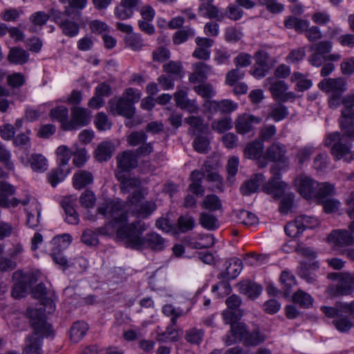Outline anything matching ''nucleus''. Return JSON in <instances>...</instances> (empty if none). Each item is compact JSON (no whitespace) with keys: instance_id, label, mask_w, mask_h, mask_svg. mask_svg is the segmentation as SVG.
I'll return each instance as SVG.
<instances>
[{"instance_id":"obj_1","label":"nucleus","mask_w":354,"mask_h":354,"mask_svg":"<svg viewBox=\"0 0 354 354\" xmlns=\"http://www.w3.org/2000/svg\"><path fill=\"white\" fill-rule=\"evenodd\" d=\"M97 213L111 219L109 224L115 230L118 237L126 239L127 247L138 250L150 248L155 251H161L165 248V241L158 234L150 232L145 236H141L146 230L144 222L139 221L127 224V214L120 202L104 203L97 208Z\"/></svg>"},{"instance_id":"obj_2","label":"nucleus","mask_w":354,"mask_h":354,"mask_svg":"<svg viewBox=\"0 0 354 354\" xmlns=\"http://www.w3.org/2000/svg\"><path fill=\"white\" fill-rule=\"evenodd\" d=\"M341 132L335 131L328 134L324 141L326 147H330L331 154L336 160L344 158L347 162L354 160V151L351 150V143L346 138H354V118L343 117L339 118Z\"/></svg>"},{"instance_id":"obj_3","label":"nucleus","mask_w":354,"mask_h":354,"mask_svg":"<svg viewBox=\"0 0 354 354\" xmlns=\"http://www.w3.org/2000/svg\"><path fill=\"white\" fill-rule=\"evenodd\" d=\"M45 310L40 308H28V314L34 333L26 341V354H41L44 336H49L51 326L46 321Z\"/></svg>"},{"instance_id":"obj_4","label":"nucleus","mask_w":354,"mask_h":354,"mask_svg":"<svg viewBox=\"0 0 354 354\" xmlns=\"http://www.w3.org/2000/svg\"><path fill=\"white\" fill-rule=\"evenodd\" d=\"M140 93L133 88L125 90L120 98H112L108 102L109 111L113 115H122L131 119L135 113L134 104L140 98Z\"/></svg>"},{"instance_id":"obj_5","label":"nucleus","mask_w":354,"mask_h":354,"mask_svg":"<svg viewBox=\"0 0 354 354\" xmlns=\"http://www.w3.org/2000/svg\"><path fill=\"white\" fill-rule=\"evenodd\" d=\"M231 332L247 347L257 346L263 344L267 339V336L259 327L250 329L243 323H237L236 326H232Z\"/></svg>"},{"instance_id":"obj_6","label":"nucleus","mask_w":354,"mask_h":354,"mask_svg":"<svg viewBox=\"0 0 354 354\" xmlns=\"http://www.w3.org/2000/svg\"><path fill=\"white\" fill-rule=\"evenodd\" d=\"M71 119L65 123V131L75 130L88 125L91 121V113L84 108L73 106L71 109Z\"/></svg>"},{"instance_id":"obj_7","label":"nucleus","mask_w":354,"mask_h":354,"mask_svg":"<svg viewBox=\"0 0 354 354\" xmlns=\"http://www.w3.org/2000/svg\"><path fill=\"white\" fill-rule=\"evenodd\" d=\"M129 198L130 203L131 205L135 204L132 212L135 213L137 217L146 218L156 209L157 207L155 202L151 201L138 204V202L142 198V194L140 191H134Z\"/></svg>"},{"instance_id":"obj_8","label":"nucleus","mask_w":354,"mask_h":354,"mask_svg":"<svg viewBox=\"0 0 354 354\" xmlns=\"http://www.w3.org/2000/svg\"><path fill=\"white\" fill-rule=\"evenodd\" d=\"M270 172L272 177L265 185L263 189L266 193L278 197L284 191L286 183L281 180L280 169L277 165H273L270 169Z\"/></svg>"},{"instance_id":"obj_9","label":"nucleus","mask_w":354,"mask_h":354,"mask_svg":"<svg viewBox=\"0 0 354 354\" xmlns=\"http://www.w3.org/2000/svg\"><path fill=\"white\" fill-rule=\"evenodd\" d=\"M299 193L306 199L314 198L319 183L306 175H300L295 179Z\"/></svg>"},{"instance_id":"obj_10","label":"nucleus","mask_w":354,"mask_h":354,"mask_svg":"<svg viewBox=\"0 0 354 354\" xmlns=\"http://www.w3.org/2000/svg\"><path fill=\"white\" fill-rule=\"evenodd\" d=\"M286 147L280 143L274 142L271 145L265 153V158L272 162H277L282 164L284 167L289 165V158L286 156Z\"/></svg>"},{"instance_id":"obj_11","label":"nucleus","mask_w":354,"mask_h":354,"mask_svg":"<svg viewBox=\"0 0 354 354\" xmlns=\"http://www.w3.org/2000/svg\"><path fill=\"white\" fill-rule=\"evenodd\" d=\"M331 290L334 296L351 295L354 292V273H342L337 285Z\"/></svg>"},{"instance_id":"obj_12","label":"nucleus","mask_w":354,"mask_h":354,"mask_svg":"<svg viewBox=\"0 0 354 354\" xmlns=\"http://www.w3.org/2000/svg\"><path fill=\"white\" fill-rule=\"evenodd\" d=\"M328 242L334 247L344 248L354 245V236L348 230H335L328 236Z\"/></svg>"},{"instance_id":"obj_13","label":"nucleus","mask_w":354,"mask_h":354,"mask_svg":"<svg viewBox=\"0 0 354 354\" xmlns=\"http://www.w3.org/2000/svg\"><path fill=\"white\" fill-rule=\"evenodd\" d=\"M261 118L257 117L248 113L239 115L234 122L235 129L239 134H246L253 128L254 124H259Z\"/></svg>"},{"instance_id":"obj_14","label":"nucleus","mask_w":354,"mask_h":354,"mask_svg":"<svg viewBox=\"0 0 354 354\" xmlns=\"http://www.w3.org/2000/svg\"><path fill=\"white\" fill-rule=\"evenodd\" d=\"M15 187L7 182L0 180V207L8 208L10 206L15 207L19 203L20 201L17 198L10 200L8 197L15 194Z\"/></svg>"},{"instance_id":"obj_15","label":"nucleus","mask_w":354,"mask_h":354,"mask_svg":"<svg viewBox=\"0 0 354 354\" xmlns=\"http://www.w3.org/2000/svg\"><path fill=\"white\" fill-rule=\"evenodd\" d=\"M318 86L321 90L332 93H342L346 90V82L342 77L324 79Z\"/></svg>"},{"instance_id":"obj_16","label":"nucleus","mask_w":354,"mask_h":354,"mask_svg":"<svg viewBox=\"0 0 354 354\" xmlns=\"http://www.w3.org/2000/svg\"><path fill=\"white\" fill-rule=\"evenodd\" d=\"M36 281L32 274L27 273L21 275V279L17 282L12 289V295L15 298L23 297L31 289V286Z\"/></svg>"},{"instance_id":"obj_17","label":"nucleus","mask_w":354,"mask_h":354,"mask_svg":"<svg viewBox=\"0 0 354 354\" xmlns=\"http://www.w3.org/2000/svg\"><path fill=\"white\" fill-rule=\"evenodd\" d=\"M225 270L218 275L219 279H235L242 270V261L238 258H232L225 262Z\"/></svg>"},{"instance_id":"obj_18","label":"nucleus","mask_w":354,"mask_h":354,"mask_svg":"<svg viewBox=\"0 0 354 354\" xmlns=\"http://www.w3.org/2000/svg\"><path fill=\"white\" fill-rule=\"evenodd\" d=\"M205 177V171L197 169L192 171L190 180L192 183L189 185V190L196 196H203L205 194V188L202 186L203 179Z\"/></svg>"},{"instance_id":"obj_19","label":"nucleus","mask_w":354,"mask_h":354,"mask_svg":"<svg viewBox=\"0 0 354 354\" xmlns=\"http://www.w3.org/2000/svg\"><path fill=\"white\" fill-rule=\"evenodd\" d=\"M200 5L198 9V14L209 19L215 18L221 21L224 18L223 15H219L218 8L213 5L214 0H199Z\"/></svg>"},{"instance_id":"obj_20","label":"nucleus","mask_w":354,"mask_h":354,"mask_svg":"<svg viewBox=\"0 0 354 354\" xmlns=\"http://www.w3.org/2000/svg\"><path fill=\"white\" fill-rule=\"evenodd\" d=\"M117 163L119 169L127 171L137 167L138 160L133 151H124L117 156Z\"/></svg>"},{"instance_id":"obj_21","label":"nucleus","mask_w":354,"mask_h":354,"mask_svg":"<svg viewBox=\"0 0 354 354\" xmlns=\"http://www.w3.org/2000/svg\"><path fill=\"white\" fill-rule=\"evenodd\" d=\"M62 3L67 2L69 8H66L63 15L69 17L73 15L75 19H81L80 10L86 8L87 5V0H59Z\"/></svg>"},{"instance_id":"obj_22","label":"nucleus","mask_w":354,"mask_h":354,"mask_svg":"<svg viewBox=\"0 0 354 354\" xmlns=\"http://www.w3.org/2000/svg\"><path fill=\"white\" fill-rule=\"evenodd\" d=\"M264 180L262 174H257L253 178L244 182L240 187V192L243 195L249 196L257 191L261 183Z\"/></svg>"},{"instance_id":"obj_23","label":"nucleus","mask_w":354,"mask_h":354,"mask_svg":"<svg viewBox=\"0 0 354 354\" xmlns=\"http://www.w3.org/2000/svg\"><path fill=\"white\" fill-rule=\"evenodd\" d=\"M75 201L70 198H66L62 201V205L66 214V221L73 225L79 223V216L74 208Z\"/></svg>"},{"instance_id":"obj_24","label":"nucleus","mask_w":354,"mask_h":354,"mask_svg":"<svg viewBox=\"0 0 354 354\" xmlns=\"http://www.w3.org/2000/svg\"><path fill=\"white\" fill-rule=\"evenodd\" d=\"M70 17L72 18V20L65 19L64 22L59 23V27L64 35L69 37H73L79 33L80 26L78 25V21H80V19H74L73 18V15Z\"/></svg>"},{"instance_id":"obj_25","label":"nucleus","mask_w":354,"mask_h":354,"mask_svg":"<svg viewBox=\"0 0 354 354\" xmlns=\"http://www.w3.org/2000/svg\"><path fill=\"white\" fill-rule=\"evenodd\" d=\"M29 59V53L24 49L19 47H12L10 49L8 59L10 63L23 64Z\"/></svg>"},{"instance_id":"obj_26","label":"nucleus","mask_w":354,"mask_h":354,"mask_svg":"<svg viewBox=\"0 0 354 354\" xmlns=\"http://www.w3.org/2000/svg\"><path fill=\"white\" fill-rule=\"evenodd\" d=\"M263 288L261 285L251 281H244L240 284V292L250 298H256L260 295Z\"/></svg>"},{"instance_id":"obj_27","label":"nucleus","mask_w":354,"mask_h":354,"mask_svg":"<svg viewBox=\"0 0 354 354\" xmlns=\"http://www.w3.org/2000/svg\"><path fill=\"white\" fill-rule=\"evenodd\" d=\"M263 144L261 141L254 140L248 143L244 150L245 156L250 159H258L263 155Z\"/></svg>"},{"instance_id":"obj_28","label":"nucleus","mask_w":354,"mask_h":354,"mask_svg":"<svg viewBox=\"0 0 354 354\" xmlns=\"http://www.w3.org/2000/svg\"><path fill=\"white\" fill-rule=\"evenodd\" d=\"M335 194L334 185L329 183H319V185L316 187L314 198L318 202L322 201L327 197Z\"/></svg>"},{"instance_id":"obj_29","label":"nucleus","mask_w":354,"mask_h":354,"mask_svg":"<svg viewBox=\"0 0 354 354\" xmlns=\"http://www.w3.org/2000/svg\"><path fill=\"white\" fill-rule=\"evenodd\" d=\"M88 329V324L83 321L74 323L71 328V339L75 343L78 342L84 336Z\"/></svg>"},{"instance_id":"obj_30","label":"nucleus","mask_w":354,"mask_h":354,"mask_svg":"<svg viewBox=\"0 0 354 354\" xmlns=\"http://www.w3.org/2000/svg\"><path fill=\"white\" fill-rule=\"evenodd\" d=\"M116 177L120 182L121 189L123 192H129L133 189L138 188L140 185V180L136 178L126 176L120 174H117Z\"/></svg>"},{"instance_id":"obj_31","label":"nucleus","mask_w":354,"mask_h":354,"mask_svg":"<svg viewBox=\"0 0 354 354\" xmlns=\"http://www.w3.org/2000/svg\"><path fill=\"white\" fill-rule=\"evenodd\" d=\"M113 147L108 142H101L95 151V158L100 161H106L112 156Z\"/></svg>"},{"instance_id":"obj_32","label":"nucleus","mask_w":354,"mask_h":354,"mask_svg":"<svg viewBox=\"0 0 354 354\" xmlns=\"http://www.w3.org/2000/svg\"><path fill=\"white\" fill-rule=\"evenodd\" d=\"M92 174L86 171L80 170L74 175L73 185L76 189H80L93 182Z\"/></svg>"},{"instance_id":"obj_33","label":"nucleus","mask_w":354,"mask_h":354,"mask_svg":"<svg viewBox=\"0 0 354 354\" xmlns=\"http://www.w3.org/2000/svg\"><path fill=\"white\" fill-rule=\"evenodd\" d=\"M175 325L168 326L165 331L158 332L156 340L159 342H176L179 339L178 332L174 328Z\"/></svg>"},{"instance_id":"obj_34","label":"nucleus","mask_w":354,"mask_h":354,"mask_svg":"<svg viewBox=\"0 0 354 354\" xmlns=\"http://www.w3.org/2000/svg\"><path fill=\"white\" fill-rule=\"evenodd\" d=\"M235 215L237 221L245 225H252L258 221V218L254 214L244 209L236 211Z\"/></svg>"},{"instance_id":"obj_35","label":"nucleus","mask_w":354,"mask_h":354,"mask_svg":"<svg viewBox=\"0 0 354 354\" xmlns=\"http://www.w3.org/2000/svg\"><path fill=\"white\" fill-rule=\"evenodd\" d=\"M292 300L295 304L304 308H308L312 306L313 302V299L309 294L300 290L294 294Z\"/></svg>"},{"instance_id":"obj_36","label":"nucleus","mask_w":354,"mask_h":354,"mask_svg":"<svg viewBox=\"0 0 354 354\" xmlns=\"http://www.w3.org/2000/svg\"><path fill=\"white\" fill-rule=\"evenodd\" d=\"M50 116L59 121L62 124V127L65 130V123L68 122V110L64 106H57L50 111Z\"/></svg>"},{"instance_id":"obj_37","label":"nucleus","mask_w":354,"mask_h":354,"mask_svg":"<svg viewBox=\"0 0 354 354\" xmlns=\"http://www.w3.org/2000/svg\"><path fill=\"white\" fill-rule=\"evenodd\" d=\"M284 230L288 236L293 238L300 236L304 232L302 223H301L300 219H298V218H296L294 221L288 223L285 226Z\"/></svg>"},{"instance_id":"obj_38","label":"nucleus","mask_w":354,"mask_h":354,"mask_svg":"<svg viewBox=\"0 0 354 354\" xmlns=\"http://www.w3.org/2000/svg\"><path fill=\"white\" fill-rule=\"evenodd\" d=\"M124 41L128 47L135 51L141 50L144 46L142 37L138 33L127 35L124 38Z\"/></svg>"},{"instance_id":"obj_39","label":"nucleus","mask_w":354,"mask_h":354,"mask_svg":"<svg viewBox=\"0 0 354 354\" xmlns=\"http://www.w3.org/2000/svg\"><path fill=\"white\" fill-rule=\"evenodd\" d=\"M315 153V148L311 145H306L299 148L295 156L298 164L303 165L308 161L312 154Z\"/></svg>"},{"instance_id":"obj_40","label":"nucleus","mask_w":354,"mask_h":354,"mask_svg":"<svg viewBox=\"0 0 354 354\" xmlns=\"http://www.w3.org/2000/svg\"><path fill=\"white\" fill-rule=\"evenodd\" d=\"M280 281L283 285V291L284 295H288L291 288L296 285L295 277L287 271L282 272Z\"/></svg>"},{"instance_id":"obj_41","label":"nucleus","mask_w":354,"mask_h":354,"mask_svg":"<svg viewBox=\"0 0 354 354\" xmlns=\"http://www.w3.org/2000/svg\"><path fill=\"white\" fill-rule=\"evenodd\" d=\"M204 336V331L202 329L192 328L186 331L185 339L190 344H200Z\"/></svg>"},{"instance_id":"obj_42","label":"nucleus","mask_w":354,"mask_h":354,"mask_svg":"<svg viewBox=\"0 0 354 354\" xmlns=\"http://www.w3.org/2000/svg\"><path fill=\"white\" fill-rule=\"evenodd\" d=\"M342 116L354 118V95L348 94L342 100Z\"/></svg>"},{"instance_id":"obj_43","label":"nucleus","mask_w":354,"mask_h":354,"mask_svg":"<svg viewBox=\"0 0 354 354\" xmlns=\"http://www.w3.org/2000/svg\"><path fill=\"white\" fill-rule=\"evenodd\" d=\"M56 153L59 160V165L61 167L66 166L73 155V151L64 145L59 146L57 149Z\"/></svg>"},{"instance_id":"obj_44","label":"nucleus","mask_w":354,"mask_h":354,"mask_svg":"<svg viewBox=\"0 0 354 354\" xmlns=\"http://www.w3.org/2000/svg\"><path fill=\"white\" fill-rule=\"evenodd\" d=\"M200 223L209 230H214L218 226L217 218L214 215L205 212L201 214Z\"/></svg>"},{"instance_id":"obj_45","label":"nucleus","mask_w":354,"mask_h":354,"mask_svg":"<svg viewBox=\"0 0 354 354\" xmlns=\"http://www.w3.org/2000/svg\"><path fill=\"white\" fill-rule=\"evenodd\" d=\"M232 128V121L230 117H225L212 123V129L219 133H223Z\"/></svg>"},{"instance_id":"obj_46","label":"nucleus","mask_w":354,"mask_h":354,"mask_svg":"<svg viewBox=\"0 0 354 354\" xmlns=\"http://www.w3.org/2000/svg\"><path fill=\"white\" fill-rule=\"evenodd\" d=\"M185 122L194 128L195 131L205 133L208 131V125L203 124V120L198 116H189L185 118Z\"/></svg>"},{"instance_id":"obj_47","label":"nucleus","mask_w":354,"mask_h":354,"mask_svg":"<svg viewBox=\"0 0 354 354\" xmlns=\"http://www.w3.org/2000/svg\"><path fill=\"white\" fill-rule=\"evenodd\" d=\"M69 172V169L65 171L62 167H59L55 170L52 171L48 174V181L53 187H55L59 183L63 181Z\"/></svg>"},{"instance_id":"obj_48","label":"nucleus","mask_w":354,"mask_h":354,"mask_svg":"<svg viewBox=\"0 0 354 354\" xmlns=\"http://www.w3.org/2000/svg\"><path fill=\"white\" fill-rule=\"evenodd\" d=\"M342 304L343 302H337L333 307L323 306L320 309L326 317L335 319L344 314V311L341 308Z\"/></svg>"},{"instance_id":"obj_49","label":"nucleus","mask_w":354,"mask_h":354,"mask_svg":"<svg viewBox=\"0 0 354 354\" xmlns=\"http://www.w3.org/2000/svg\"><path fill=\"white\" fill-rule=\"evenodd\" d=\"M333 324L336 329L341 333L348 332L353 326L349 318L347 316H344V314L333 319Z\"/></svg>"},{"instance_id":"obj_50","label":"nucleus","mask_w":354,"mask_h":354,"mask_svg":"<svg viewBox=\"0 0 354 354\" xmlns=\"http://www.w3.org/2000/svg\"><path fill=\"white\" fill-rule=\"evenodd\" d=\"M194 36V30L191 28L186 27L177 31L174 34L173 41L174 44H180L187 41L189 38L193 37Z\"/></svg>"},{"instance_id":"obj_51","label":"nucleus","mask_w":354,"mask_h":354,"mask_svg":"<svg viewBox=\"0 0 354 354\" xmlns=\"http://www.w3.org/2000/svg\"><path fill=\"white\" fill-rule=\"evenodd\" d=\"M46 159L41 154H34L30 160L31 168L37 171H43L46 170Z\"/></svg>"},{"instance_id":"obj_52","label":"nucleus","mask_w":354,"mask_h":354,"mask_svg":"<svg viewBox=\"0 0 354 354\" xmlns=\"http://www.w3.org/2000/svg\"><path fill=\"white\" fill-rule=\"evenodd\" d=\"M202 205L210 211H216L221 209V202L217 196L211 194L205 197Z\"/></svg>"},{"instance_id":"obj_53","label":"nucleus","mask_w":354,"mask_h":354,"mask_svg":"<svg viewBox=\"0 0 354 354\" xmlns=\"http://www.w3.org/2000/svg\"><path fill=\"white\" fill-rule=\"evenodd\" d=\"M71 240L72 237L70 234H64L54 237L50 243L53 247L59 248V250H62L70 245Z\"/></svg>"},{"instance_id":"obj_54","label":"nucleus","mask_w":354,"mask_h":354,"mask_svg":"<svg viewBox=\"0 0 354 354\" xmlns=\"http://www.w3.org/2000/svg\"><path fill=\"white\" fill-rule=\"evenodd\" d=\"M287 84L283 80L276 81L270 85V91L274 98L277 100L280 96L288 90Z\"/></svg>"},{"instance_id":"obj_55","label":"nucleus","mask_w":354,"mask_h":354,"mask_svg":"<svg viewBox=\"0 0 354 354\" xmlns=\"http://www.w3.org/2000/svg\"><path fill=\"white\" fill-rule=\"evenodd\" d=\"M162 313L167 316H172L171 319L172 325H176L177 319L184 314L183 310L176 308L171 304L164 306Z\"/></svg>"},{"instance_id":"obj_56","label":"nucleus","mask_w":354,"mask_h":354,"mask_svg":"<svg viewBox=\"0 0 354 354\" xmlns=\"http://www.w3.org/2000/svg\"><path fill=\"white\" fill-rule=\"evenodd\" d=\"M209 145V140L206 136H197L193 142L194 149L199 153H205Z\"/></svg>"},{"instance_id":"obj_57","label":"nucleus","mask_w":354,"mask_h":354,"mask_svg":"<svg viewBox=\"0 0 354 354\" xmlns=\"http://www.w3.org/2000/svg\"><path fill=\"white\" fill-rule=\"evenodd\" d=\"M96 198L93 192L85 190L80 196V202L85 208H92L95 203Z\"/></svg>"},{"instance_id":"obj_58","label":"nucleus","mask_w":354,"mask_h":354,"mask_svg":"<svg viewBox=\"0 0 354 354\" xmlns=\"http://www.w3.org/2000/svg\"><path fill=\"white\" fill-rule=\"evenodd\" d=\"M147 136L144 131H133L128 137L127 141L131 146H138L146 142Z\"/></svg>"},{"instance_id":"obj_59","label":"nucleus","mask_w":354,"mask_h":354,"mask_svg":"<svg viewBox=\"0 0 354 354\" xmlns=\"http://www.w3.org/2000/svg\"><path fill=\"white\" fill-rule=\"evenodd\" d=\"M288 115L286 106L279 104L272 107L270 116L278 122L286 118Z\"/></svg>"},{"instance_id":"obj_60","label":"nucleus","mask_w":354,"mask_h":354,"mask_svg":"<svg viewBox=\"0 0 354 354\" xmlns=\"http://www.w3.org/2000/svg\"><path fill=\"white\" fill-rule=\"evenodd\" d=\"M245 72L236 67L227 73L225 82L230 86H233L239 80L243 78Z\"/></svg>"},{"instance_id":"obj_61","label":"nucleus","mask_w":354,"mask_h":354,"mask_svg":"<svg viewBox=\"0 0 354 354\" xmlns=\"http://www.w3.org/2000/svg\"><path fill=\"white\" fill-rule=\"evenodd\" d=\"M11 153L6 148L4 145L0 142V162L5 165L6 167L9 170L14 169V165L10 160Z\"/></svg>"},{"instance_id":"obj_62","label":"nucleus","mask_w":354,"mask_h":354,"mask_svg":"<svg viewBox=\"0 0 354 354\" xmlns=\"http://www.w3.org/2000/svg\"><path fill=\"white\" fill-rule=\"evenodd\" d=\"M332 49V43L327 41H322L314 44L310 46V50L311 51H315L318 54L325 55V54L330 52Z\"/></svg>"},{"instance_id":"obj_63","label":"nucleus","mask_w":354,"mask_h":354,"mask_svg":"<svg viewBox=\"0 0 354 354\" xmlns=\"http://www.w3.org/2000/svg\"><path fill=\"white\" fill-rule=\"evenodd\" d=\"M223 318L226 324H231L232 326H236L237 324L235 322L240 318L241 316V313L239 310H235L229 308L228 310H224L223 312Z\"/></svg>"},{"instance_id":"obj_64","label":"nucleus","mask_w":354,"mask_h":354,"mask_svg":"<svg viewBox=\"0 0 354 354\" xmlns=\"http://www.w3.org/2000/svg\"><path fill=\"white\" fill-rule=\"evenodd\" d=\"M194 89L199 95L207 99L215 95V91L209 84H202L196 86Z\"/></svg>"}]
</instances>
